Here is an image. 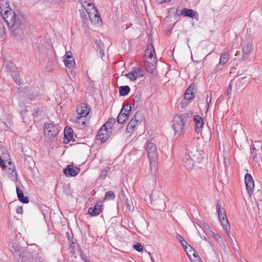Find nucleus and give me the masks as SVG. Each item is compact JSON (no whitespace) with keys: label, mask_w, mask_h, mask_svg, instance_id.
<instances>
[{"label":"nucleus","mask_w":262,"mask_h":262,"mask_svg":"<svg viewBox=\"0 0 262 262\" xmlns=\"http://www.w3.org/2000/svg\"><path fill=\"white\" fill-rule=\"evenodd\" d=\"M82 7L85 10L90 19L94 24L101 20L100 15L97 9L91 0H81Z\"/></svg>","instance_id":"20e7f679"},{"label":"nucleus","mask_w":262,"mask_h":262,"mask_svg":"<svg viewBox=\"0 0 262 262\" xmlns=\"http://www.w3.org/2000/svg\"><path fill=\"white\" fill-rule=\"evenodd\" d=\"M9 170H11V172H12V173H13V172H15V174H16V175L17 174L16 172V169H15V167H14V165H13V167H12V168L10 167V168H9Z\"/></svg>","instance_id":"13d9d810"},{"label":"nucleus","mask_w":262,"mask_h":262,"mask_svg":"<svg viewBox=\"0 0 262 262\" xmlns=\"http://www.w3.org/2000/svg\"><path fill=\"white\" fill-rule=\"evenodd\" d=\"M176 238L180 242H182L184 238L179 234H176Z\"/></svg>","instance_id":"3c124183"},{"label":"nucleus","mask_w":262,"mask_h":262,"mask_svg":"<svg viewBox=\"0 0 262 262\" xmlns=\"http://www.w3.org/2000/svg\"><path fill=\"white\" fill-rule=\"evenodd\" d=\"M116 122L115 119L111 118L103 125L104 128L108 129L112 132L113 126Z\"/></svg>","instance_id":"5701e85b"},{"label":"nucleus","mask_w":262,"mask_h":262,"mask_svg":"<svg viewBox=\"0 0 262 262\" xmlns=\"http://www.w3.org/2000/svg\"><path fill=\"white\" fill-rule=\"evenodd\" d=\"M16 212L18 214H22L23 212L22 207H18L16 209Z\"/></svg>","instance_id":"8fccbe9b"},{"label":"nucleus","mask_w":262,"mask_h":262,"mask_svg":"<svg viewBox=\"0 0 262 262\" xmlns=\"http://www.w3.org/2000/svg\"><path fill=\"white\" fill-rule=\"evenodd\" d=\"M30 262H43V261H41L40 258H32V261H30Z\"/></svg>","instance_id":"6e6d98bb"},{"label":"nucleus","mask_w":262,"mask_h":262,"mask_svg":"<svg viewBox=\"0 0 262 262\" xmlns=\"http://www.w3.org/2000/svg\"><path fill=\"white\" fill-rule=\"evenodd\" d=\"M253 49V45L252 42L249 41L244 44L243 47V52L244 55L243 56V60H245L247 59V55L249 54Z\"/></svg>","instance_id":"6ab92c4d"},{"label":"nucleus","mask_w":262,"mask_h":262,"mask_svg":"<svg viewBox=\"0 0 262 262\" xmlns=\"http://www.w3.org/2000/svg\"><path fill=\"white\" fill-rule=\"evenodd\" d=\"M228 236H229L230 242L231 244L232 245L233 249H234L235 250H236V249L234 247V243L233 242V239L230 236V235H228Z\"/></svg>","instance_id":"603ef678"},{"label":"nucleus","mask_w":262,"mask_h":262,"mask_svg":"<svg viewBox=\"0 0 262 262\" xmlns=\"http://www.w3.org/2000/svg\"><path fill=\"white\" fill-rule=\"evenodd\" d=\"M4 19V21L10 29L13 35L17 38L24 36L25 32V25L22 16L16 15L14 10L7 7L6 10L3 9L0 6V19Z\"/></svg>","instance_id":"f257e3e1"},{"label":"nucleus","mask_w":262,"mask_h":262,"mask_svg":"<svg viewBox=\"0 0 262 262\" xmlns=\"http://www.w3.org/2000/svg\"><path fill=\"white\" fill-rule=\"evenodd\" d=\"M29 99L31 100V101H33V100H35V98H33L32 97V96L30 95L29 97Z\"/></svg>","instance_id":"052dcab7"},{"label":"nucleus","mask_w":262,"mask_h":262,"mask_svg":"<svg viewBox=\"0 0 262 262\" xmlns=\"http://www.w3.org/2000/svg\"><path fill=\"white\" fill-rule=\"evenodd\" d=\"M176 14L178 15H182L184 17H189L191 18H194L197 20H199V15L196 11L186 8L182 10L177 9Z\"/></svg>","instance_id":"9d476101"},{"label":"nucleus","mask_w":262,"mask_h":262,"mask_svg":"<svg viewBox=\"0 0 262 262\" xmlns=\"http://www.w3.org/2000/svg\"><path fill=\"white\" fill-rule=\"evenodd\" d=\"M102 211L101 202H98L95 205L94 207H90L88 209V213L92 216H96L99 215Z\"/></svg>","instance_id":"a211bd4d"},{"label":"nucleus","mask_w":262,"mask_h":262,"mask_svg":"<svg viewBox=\"0 0 262 262\" xmlns=\"http://www.w3.org/2000/svg\"><path fill=\"white\" fill-rule=\"evenodd\" d=\"M194 122V129L197 133L202 132V128L204 125V121L201 117L199 115H194L193 117Z\"/></svg>","instance_id":"2eb2a0df"},{"label":"nucleus","mask_w":262,"mask_h":262,"mask_svg":"<svg viewBox=\"0 0 262 262\" xmlns=\"http://www.w3.org/2000/svg\"><path fill=\"white\" fill-rule=\"evenodd\" d=\"M156 2L157 3H158L159 4H161L163 3H166L165 0H156Z\"/></svg>","instance_id":"bf43d9fd"},{"label":"nucleus","mask_w":262,"mask_h":262,"mask_svg":"<svg viewBox=\"0 0 262 262\" xmlns=\"http://www.w3.org/2000/svg\"><path fill=\"white\" fill-rule=\"evenodd\" d=\"M153 204L155 206L156 209L159 210L164 209L165 207V203L164 200L162 199L154 201Z\"/></svg>","instance_id":"b1692460"},{"label":"nucleus","mask_w":262,"mask_h":262,"mask_svg":"<svg viewBox=\"0 0 262 262\" xmlns=\"http://www.w3.org/2000/svg\"><path fill=\"white\" fill-rule=\"evenodd\" d=\"M216 209L221 224L226 233L227 235H229L230 227L226 214V212L224 209L221 208V205L219 204L216 205Z\"/></svg>","instance_id":"423d86ee"},{"label":"nucleus","mask_w":262,"mask_h":262,"mask_svg":"<svg viewBox=\"0 0 262 262\" xmlns=\"http://www.w3.org/2000/svg\"><path fill=\"white\" fill-rule=\"evenodd\" d=\"M139 123V121L136 119V116H135L127 125L126 128V132L128 133H132Z\"/></svg>","instance_id":"aec40b11"},{"label":"nucleus","mask_w":262,"mask_h":262,"mask_svg":"<svg viewBox=\"0 0 262 262\" xmlns=\"http://www.w3.org/2000/svg\"><path fill=\"white\" fill-rule=\"evenodd\" d=\"M211 99H212L211 93H210V97H209V96L207 95L206 97V101L207 103V108H209V106L210 104Z\"/></svg>","instance_id":"49530a36"},{"label":"nucleus","mask_w":262,"mask_h":262,"mask_svg":"<svg viewBox=\"0 0 262 262\" xmlns=\"http://www.w3.org/2000/svg\"><path fill=\"white\" fill-rule=\"evenodd\" d=\"M140 97H141L140 95H137L135 96V98L134 99V105H135L136 104L137 107H138V106L140 105V103H141Z\"/></svg>","instance_id":"f704fd0d"},{"label":"nucleus","mask_w":262,"mask_h":262,"mask_svg":"<svg viewBox=\"0 0 262 262\" xmlns=\"http://www.w3.org/2000/svg\"><path fill=\"white\" fill-rule=\"evenodd\" d=\"M231 91H232V85L231 83H229V84L228 85V86L227 91L228 96H229L231 94Z\"/></svg>","instance_id":"09e8293b"},{"label":"nucleus","mask_w":262,"mask_h":262,"mask_svg":"<svg viewBox=\"0 0 262 262\" xmlns=\"http://www.w3.org/2000/svg\"><path fill=\"white\" fill-rule=\"evenodd\" d=\"M151 260H152V261L153 262H155V261H154V259L151 258Z\"/></svg>","instance_id":"774afa93"},{"label":"nucleus","mask_w":262,"mask_h":262,"mask_svg":"<svg viewBox=\"0 0 262 262\" xmlns=\"http://www.w3.org/2000/svg\"><path fill=\"white\" fill-rule=\"evenodd\" d=\"M13 80L15 81V82L19 85H21L22 84L21 81H20L19 76H17L16 74H15L14 76H12Z\"/></svg>","instance_id":"4c0bfd02"},{"label":"nucleus","mask_w":262,"mask_h":262,"mask_svg":"<svg viewBox=\"0 0 262 262\" xmlns=\"http://www.w3.org/2000/svg\"><path fill=\"white\" fill-rule=\"evenodd\" d=\"M193 256H194V257H196V256H196V254H195V253H194V254H193Z\"/></svg>","instance_id":"338daca9"},{"label":"nucleus","mask_w":262,"mask_h":262,"mask_svg":"<svg viewBox=\"0 0 262 262\" xmlns=\"http://www.w3.org/2000/svg\"><path fill=\"white\" fill-rule=\"evenodd\" d=\"M245 183L247 192L248 194L251 195L253 192L254 182L252 176L250 173H247L245 174Z\"/></svg>","instance_id":"f8f14e48"},{"label":"nucleus","mask_w":262,"mask_h":262,"mask_svg":"<svg viewBox=\"0 0 262 262\" xmlns=\"http://www.w3.org/2000/svg\"><path fill=\"white\" fill-rule=\"evenodd\" d=\"M192 116L191 113L187 112L173 116L172 126L175 135L179 136L184 133L186 126L191 120Z\"/></svg>","instance_id":"f03ea898"},{"label":"nucleus","mask_w":262,"mask_h":262,"mask_svg":"<svg viewBox=\"0 0 262 262\" xmlns=\"http://www.w3.org/2000/svg\"><path fill=\"white\" fill-rule=\"evenodd\" d=\"M136 72L137 77H142L144 76L145 72L143 70H142L140 68H136L135 69Z\"/></svg>","instance_id":"473e14b6"},{"label":"nucleus","mask_w":262,"mask_h":262,"mask_svg":"<svg viewBox=\"0 0 262 262\" xmlns=\"http://www.w3.org/2000/svg\"><path fill=\"white\" fill-rule=\"evenodd\" d=\"M119 91L120 96H126L129 93L130 88L128 85L121 86Z\"/></svg>","instance_id":"a878e982"},{"label":"nucleus","mask_w":262,"mask_h":262,"mask_svg":"<svg viewBox=\"0 0 262 262\" xmlns=\"http://www.w3.org/2000/svg\"><path fill=\"white\" fill-rule=\"evenodd\" d=\"M80 256L81 258L84 261V262H91L89 259L88 258L87 256L83 252H80Z\"/></svg>","instance_id":"a19ab883"},{"label":"nucleus","mask_w":262,"mask_h":262,"mask_svg":"<svg viewBox=\"0 0 262 262\" xmlns=\"http://www.w3.org/2000/svg\"><path fill=\"white\" fill-rule=\"evenodd\" d=\"M194 87V86L193 85V84H191L187 89V90L184 94V98L185 99L188 100H191L194 98L195 95L192 91Z\"/></svg>","instance_id":"412c9836"},{"label":"nucleus","mask_w":262,"mask_h":262,"mask_svg":"<svg viewBox=\"0 0 262 262\" xmlns=\"http://www.w3.org/2000/svg\"><path fill=\"white\" fill-rule=\"evenodd\" d=\"M171 1V0H165V1H166V2H170V1Z\"/></svg>","instance_id":"69168bd1"},{"label":"nucleus","mask_w":262,"mask_h":262,"mask_svg":"<svg viewBox=\"0 0 262 262\" xmlns=\"http://www.w3.org/2000/svg\"><path fill=\"white\" fill-rule=\"evenodd\" d=\"M0 165L3 170L5 169L7 167L6 161L1 158H0Z\"/></svg>","instance_id":"37998d69"},{"label":"nucleus","mask_w":262,"mask_h":262,"mask_svg":"<svg viewBox=\"0 0 262 262\" xmlns=\"http://www.w3.org/2000/svg\"><path fill=\"white\" fill-rule=\"evenodd\" d=\"M8 164H9V165H11V164H12V162H11V161H10L9 162H8Z\"/></svg>","instance_id":"e2e57ef3"},{"label":"nucleus","mask_w":262,"mask_h":262,"mask_svg":"<svg viewBox=\"0 0 262 262\" xmlns=\"http://www.w3.org/2000/svg\"><path fill=\"white\" fill-rule=\"evenodd\" d=\"M1 150L2 151V154L0 155V158L4 159L6 161H7L10 158V156L5 146H2L1 148Z\"/></svg>","instance_id":"bb28decb"},{"label":"nucleus","mask_w":262,"mask_h":262,"mask_svg":"<svg viewBox=\"0 0 262 262\" xmlns=\"http://www.w3.org/2000/svg\"><path fill=\"white\" fill-rule=\"evenodd\" d=\"M131 106L129 105H125L122 108L118 117L117 122L119 124H123L126 121L130 115Z\"/></svg>","instance_id":"1a4fd4ad"},{"label":"nucleus","mask_w":262,"mask_h":262,"mask_svg":"<svg viewBox=\"0 0 262 262\" xmlns=\"http://www.w3.org/2000/svg\"><path fill=\"white\" fill-rule=\"evenodd\" d=\"M41 110L39 108H37L35 110V112L33 113L32 115L34 117H37L41 115Z\"/></svg>","instance_id":"e433bc0d"},{"label":"nucleus","mask_w":262,"mask_h":262,"mask_svg":"<svg viewBox=\"0 0 262 262\" xmlns=\"http://www.w3.org/2000/svg\"><path fill=\"white\" fill-rule=\"evenodd\" d=\"M137 75L136 74V72L135 70L132 72L128 73L126 74V77L128 78L130 80L134 81L136 80L137 78Z\"/></svg>","instance_id":"7c9ffc66"},{"label":"nucleus","mask_w":262,"mask_h":262,"mask_svg":"<svg viewBox=\"0 0 262 262\" xmlns=\"http://www.w3.org/2000/svg\"><path fill=\"white\" fill-rule=\"evenodd\" d=\"M146 149L150 162V170L152 175L155 176L157 171L158 152L156 146L152 142L147 141Z\"/></svg>","instance_id":"7ed1b4c3"},{"label":"nucleus","mask_w":262,"mask_h":262,"mask_svg":"<svg viewBox=\"0 0 262 262\" xmlns=\"http://www.w3.org/2000/svg\"><path fill=\"white\" fill-rule=\"evenodd\" d=\"M145 55L148 56V60H146L145 66L147 67H154L156 64V62H152L151 60L154 55H156L155 51L152 43L148 45L147 48L145 51Z\"/></svg>","instance_id":"9b49d317"},{"label":"nucleus","mask_w":262,"mask_h":262,"mask_svg":"<svg viewBox=\"0 0 262 262\" xmlns=\"http://www.w3.org/2000/svg\"><path fill=\"white\" fill-rule=\"evenodd\" d=\"M65 59H72L73 55L72 53L70 51L67 52L65 54Z\"/></svg>","instance_id":"a18cd8bd"},{"label":"nucleus","mask_w":262,"mask_h":262,"mask_svg":"<svg viewBox=\"0 0 262 262\" xmlns=\"http://www.w3.org/2000/svg\"><path fill=\"white\" fill-rule=\"evenodd\" d=\"M125 205L126 206V208L129 211H131L133 209V207L132 205V202L130 201L128 199H126Z\"/></svg>","instance_id":"2f4dec72"},{"label":"nucleus","mask_w":262,"mask_h":262,"mask_svg":"<svg viewBox=\"0 0 262 262\" xmlns=\"http://www.w3.org/2000/svg\"><path fill=\"white\" fill-rule=\"evenodd\" d=\"M229 60V53L228 52L222 53L221 55L219 64L225 65Z\"/></svg>","instance_id":"393cba45"},{"label":"nucleus","mask_w":262,"mask_h":262,"mask_svg":"<svg viewBox=\"0 0 262 262\" xmlns=\"http://www.w3.org/2000/svg\"><path fill=\"white\" fill-rule=\"evenodd\" d=\"M107 174V170H102L101 174L99 176V178L100 179L103 180L106 177Z\"/></svg>","instance_id":"ea45409f"},{"label":"nucleus","mask_w":262,"mask_h":262,"mask_svg":"<svg viewBox=\"0 0 262 262\" xmlns=\"http://www.w3.org/2000/svg\"><path fill=\"white\" fill-rule=\"evenodd\" d=\"M91 111V108L89 105L86 103H82L80 106H78L76 111L79 116L82 117H86L88 116Z\"/></svg>","instance_id":"4468645a"},{"label":"nucleus","mask_w":262,"mask_h":262,"mask_svg":"<svg viewBox=\"0 0 262 262\" xmlns=\"http://www.w3.org/2000/svg\"><path fill=\"white\" fill-rule=\"evenodd\" d=\"M180 243H181L182 246L184 248L185 250L186 251V249L187 248V245H188L186 241L184 239L182 241V242H180Z\"/></svg>","instance_id":"de8ad7c7"},{"label":"nucleus","mask_w":262,"mask_h":262,"mask_svg":"<svg viewBox=\"0 0 262 262\" xmlns=\"http://www.w3.org/2000/svg\"><path fill=\"white\" fill-rule=\"evenodd\" d=\"M101 45V44L99 43L97 46V52H99L100 55L102 54V55L103 56L104 55V52L103 49H102Z\"/></svg>","instance_id":"79ce46f5"},{"label":"nucleus","mask_w":262,"mask_h":262,"mask_svg":"<svg viewBox=\"0 0 262 262\" xmlns=\"http://www.w3.org/2000/svg\"><path fill=\"white\" fill-rule=\"evenodd\" d=\"M216 240L218 242H222V238L221 236H220L218 234H216Z\"/></svg>","instance_id":"4d7b16f0"},{"label":"nucleus","mask_w":262,"mask_h":262,"mask_svg":"<svg viewBox=\"0 0 262 262\" xmlns=\"http://www.w3.org/2000/svg\"><path fill=\"white\" fill-rule=\"evenodd\" d=\"M16 193L17 198L19 201L24 204L29 203V199L27 196H25L23 191L18 187H16Z\"/></svg>","instance_id":"4be33fe9"},{"label":"nucleus","mask_w":262,"mask_h":262,"mask_svg":"<svg viewBox=\"0 0 262 262\" xmlns=\"http://www.w3.org/2000/svg\"><path fill=\"white\" fill-rule=\"evenodd\" d=\"M80 14H81V17L82 20V22L84 24H87V23L89 21V19H88V18L85 17V16H86L85 14H84V12L83 11L82 13H80Z\"/></svg>","instance_id":"58836bf2"},{"label":"nucleus","mask_w":262,"mask_h":262,"mask_svg":"<svg viewBox=\"0 0 262 262\" xmlns=\"http://www.w3.org/2000/svg\"><path fill=\"white\" fill-rule=\"evenodd\" d=\"M258 154L260 157L261 162L262 163V146L258 150Z\"/></svg>","instance_id":"864d4df0"},{"label":"nucleus","mask_w":262,"mask_h":262,"mask_svg":"<svg viewBox=\"0 0 262 262\" xmlns=\"http://www.w3.org/2000/svg\"><path fill=\"white\" fill-rule=\"evenodd\" d=\"M64 63L67 68H71L75 64L74 59H64L63 60Z\"/></svg>","instance_id":"c756f323"},{"label":"nucleus","mask_w":262,"mask_h":262,"mask_svg":"<svg viewBox=\"0 0 262 262\" xmlns=\"http://www.w3.org/2000/svg\"><path fill=\"white\" fill-rule=\"evenodd\" d=\"M60 127L53 123H46L43 126V130L46 135L50 140H52L59 132Z\"/></svg>","instance_id":"0eeeda50"},{"label":"nucleus","mask_w":262,"mask_h":262,"mask_svg":"<svg viewBox=\"0 0 262 262\" xmlns=\"http://www.w3.org/2000/svg\"><path fill=\"white\" fill-rule=\"evenodd\" d=\"M133 248L135 250L138 252H141L143 250V247L142 245L140 243H137V244L134 245L133 246Z\"/></svg>","instance_id":"c9c22d12"},{"label":"nucleus","mask_w":262,"mask_h":262,"mask_svg":"<svg viewBox=\"0 0 262 262\" xmlns=\"http://www.w3.org/2000/svg\"><path fill=\"white\" fill-rule=\"evenodd\" d=\"M63 191L67 195L70 193V190L68 187L64 189Z\"/></svg>","instance_id":"5fc2aeb1"},{"label":"nucleus","mask_w":262,"mask_h":262,"mask_svg":"<svg viewBox=\"0 0 262 262\" xmlns=\"http://www.w3.org/2000/svg\"><path fill=\"white\" fill-rule=\"evenodd\" d=\"M112 132L106 128L102 126L99 129L97 135V139L100 140L101 142H104L106 141L111 136Z\"/></svg>","instance_id":"ddd939ff"},{"label":"nucleus","mask_w":262,"mask_h":262,"mask_svg":"<svg viewBox=\"0 0 262 262\" xmlns=\"http://www.w3.org/2000/svg\"><path fill=\"white\" fill-rule=\"evenodd\" d=\"M4 20V19L2 18L0 19V34H3L5 33V25L4 24L3 21Z\"/></svg>","instance_id":"72a5a7b5"},{"label":"nucleus","mask_w":262,"mask_h":262,"mask_svg":"<svg viewBox=\"0 0 262 262\" xmlns=\"http://www.w3.org/2000/svg\"><path fill=\"white\" fill-rule=\"evenodd\" d=\"M201 238L202 239H203L204 240L207 241V238L205 236H203V237H201Z\"/></svg>","instance_id":"680f3d73"},{"label":"nucleus","mask_w":262,"mask_h":262,"mask_svg":"<svg viewBox=\"0 0 262 262\" xmlns=\"http://www.w3.org/2000/svg\"><path fill=\"white\" fill-rule=\"evenodd\" d=\"M115 199V193L112 191H107L103 198V201L106 200H114Z\"/></svg>","instance_id":"cd10ccee"},{"label":"nucleus","mask_w":262,"mask_h":262,"mask_svg":"<svg viewBox=\"0 0 262 262\" xmlns=\"http://www.w3.org/2000/svg\"><path fill=\"white\" fill-rule=\"evenodd\" d=\"M73 129L72 127L67 126L64 129L63 142L65 144L69 143L73 137Z\"/></svg>","instance_id":"dca6fc26"},{"label":"nucleus","mask_w":262,"mask_h":262,"mask_svg":"<svg viewBox=\"0 0 262 262\" xmlns=\"http://www.w3.org/2000/svg\"><path fill=\"white\" fill-rule=\"evenodd\" d=\"M223 65L220 64L219 63L217 64L214 68V72L215 73H217L219 71L223 69Z\"/></svg>","instance_id":"c03bdc74"},{"label":"nucleus","mask_w":262,"mask_h":262,"mask_svg":"<svg viewBox=\"0 0 262 262\" xmlns=\"http://www.w3.org/2000/svg\"><path fill=\"white\" fill-rule=\"evenodd\" d=\"M80 172V168L68 165L67 168L63 169V173L66 176L74 177Z\"/></svg>","instance_id":"f3484780"},{"label":"nucleus","mask_w":262,"mask_h":262,"mask_svg":"<svg viewBox=\"0 0 262 262\" xmlns=\"http://www.w3.org/2000/svg\"><path fill=\"white\" fill-rule=\"evenodd\" d=\"M199 159L196 150L187 149L183 157L184 166L189 170H191Z\"/></svg>","instance_id":"39448f33"},{"label":"nucleus","mask_w":262,"mask_h":262,"mask_svg":"<svg viewBox=\"0 0 262 262\" xmlns=\"http://www.w3.org/2000/svg\"><path fill=\"white\" fill-rule=\"evenodd\" d=\"M76 122L80 125L85 126L87 123V117H82V116H78L76 118Z\"/></svg>","instance_id":"c85d7f7f"},{"label":"nucleus","mask_w":262,"mask_h":262,"mask_svg":"<svg viewBox=\"0 0 262 262\" xmlns=\"http://www.w3.org/2000/svg\"><path fill=\"white\" fill-rule=\"evenodd\" d=\"M67 236H70V234H69V232H67ZM68 237V239H69V237Z\"/></svg>","instance_id":"0e129e2a"},{"label":"nucleus","mask_w":262,"mask_h":262,"mask_svg":"<svg viewBox=\"0 0 262 262\" xmlns=\"http://www.w3.org/2000/svg\"><path fill=\"white\" fill-rule=\"evenodd\" d=\"M9 250L15 255L18 256L20 258L23 259L24 256H23L21 252H23V249L20 247L19 243L15 238L13 241L11 242L9 244ZM21 262H26L25 259H23Z\"/></svg>","instance_id":"6e6552de"}]
</instances>
